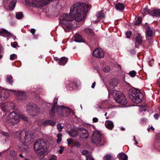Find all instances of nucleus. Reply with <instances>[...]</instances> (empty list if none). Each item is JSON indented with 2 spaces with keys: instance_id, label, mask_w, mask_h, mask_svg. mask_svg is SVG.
I'll use <instances>...</instances> for the list:
<instances>
[{
  "instance_id": "obj_1",
  "label": "nucleus",
  "mask_w": 160,
  "mask_h": 160,
  "mask_svg": "<svg viewBox=\"0 0 160 160\" xmlns=\"http://www.w3.org/2000/svg\"><path fill=\"white\" fill-rule=\"evenodd\" d=\"M92 8L90 4L78 2L70 8L69 14H61L59 17L60 23L62 27L66 32H69L72 28L73 23L77 26L83 23L86 15Z\"/></svg>"
},
{
  "instance_id": "obj_2",
  "label": "nucleus",
  "mask_w": 160,
  "mask_h": 160,
  "mask_svg": "<svg viewBox=\"0 0 160 160\" xmlns=\"http://www.w3.org/2000/svg\"><path fill=\"white\" fill-rule=\"evenodd\" d=\"M34 134L31 131L26 132L25 131H21L19 134V139L20 141L24 144V147L21 148V151L23 152H27L29 149L28 145L30 144L33 140Z\"/></svg>"
},
{
  "instance_id": "obj_3",
  "label": "nucleus",
  "mask_w": 160,
  "mask_h": 160,
  "mask_svg": "<svg viewBox=\"0 0 160 160\" xmlns=\"http://www.w3.org/2000/svg\"><path fill=\"white\" fill-rule=\"evenodd\" d=\"M128 95L132 102L136 103L141 102L143 99V94L140 91L132 87L129 89Z\"/></svg>"
},
{
  "instance_id": "obj_4",
  "label": "nucleus",
  "mask_w": 160,
  "mask_h": 160,
  "mask_svg": "<svg viewBox=\"0 0 160 160\" xmlns=\"http://www.w3.org/2000/svg\"><path fill=\"white\" fill-rule=\"evenodd\" d=\"M46 144L45 140L43 139H38L34 142V150L37 152L38 155L41 156L44 154V147Z\"/></svg>"
},
{
  "instance_id": "obj_5",
  "label": "nucleus",
  "mask_w": 160,
  "mask_h": 160,
  "mask_svg": "<svg viewBox=\"0 0 160 160\" xmlns=\"http://www.w3.org/2000/svg\"><path fill=\"white\" fill-rule=\"evenodd\" d=\"M112 93L113 94H116V95L114 97V99L116 102L124 106L127 104L128 101L126 98L121 92L113 90Z\"/></svg>"
},
{
  "instance_id": "obj_6",
  "label": "nucleus",
  "mask_w": 160,
  "mask_h": 160,
  "mask_svg": "<svg viewBox=\"0 0 160 160\" xmlns=\"http://www.w3.org/2000/svg\"><path fill=\"white\" fill-rule=\"evenodd\" d=\"M92 140V142L98 147L104 146L102 140L101 135L98 131L95 130L93 132Z\"/></svg>"
},
{
  "instance_id": "obj_7",
  "label": "nucleus",
  "mask_w": 160,
  "mask_h": 160,
  "mask_svg": "<svg viewBox=\"0 0 160 160\" xmlns=\"http://www.w3.org/2000/svg\"><path fill=\"white\" fill-rule=\"evenodd\" d=\"M52 0H25L27 3L32 4L33 7H43Z\"/></svg>"
},
{
  "instance_id": "obj_8",
  "label": "nucleus",
  "mask_w": 160,
  "mask_h": 160,
  "mask_svg": "<svg viewBox=\"0 0 160 160\" xmlns=\"http://www.w3.org/2000/svg\"><path fill=\"white\" fill-rule=\"evenodd\" d=\"M56 112L61 116L67 117L71 112V109L69 108L58 105L56 108Z\"/></svg>"
},
{
  "instance_id": "obj_9",
  "label": "nucleus",
  "mask_w": 160,
  "mask_h": 160,
  "mask_svg": "<svg viewBox=\"0 0 160 160\" xmlns=\"http://www.w3.org/2000/svg\"><path fill=\"white\" fill-rule=\"evenodd\" d=\"M2 120L4 122V124L8 126H13L19 122L18 120L10 118L7 116L3 117Z\"/></svg>"
},
{
  "instance_id": "obj_10",
  "label": "nucleus",
  "mask_w": 160,
  "mask_h": 160,
  "mask_svg": "<svg viewBox=\"0 0 160 160\" xmlns=\"http://www.w3.org/2000/svg\"><path fill=\"white\" fill-rule=\"evenodd\" d=\"M78 135L80 134V137L83 139H86L88 138L89 135L88 131L85 128H81L78 129Z\"/></svg>"
},
{
  "instance_id": "obj_11",
  "label": "nucleus",
  "mask_w": 160,
  "mask_h": 160,
  "mask_svg": "<svg viewBox=\"0 0 160 160\" xmlns=\"http://www.w3.org/2000/svg\"><path fill=\"white\" fill-rule=\"evenodd\" d=\"M92 55L97 58H102L104 56V53L101 49L97 48L93 52Z\"/></svg>"
},
{
  "instance_id": "obj_12",
  "label": "nucleus",
  "mask_w": 160,
  "mask_h": 160,
  "mask_svg": "<svg viewBox=\"0 0 160 160\" xmlns=\"http://www.w3.org/2000/svg\"><path fill=\"white\" fill-rule=\"evenodd\" d=\"M73 39L76 42H85V41L83 38L82 36L78 33H75L74 35Z\"/></svg>"
},
{
  "instance_id": "obj_13",
  "label": "nucleus",
  "mask_w": 160,
  "mask_h": 160,
  "mask_svg": "<svg viewBox=\"0 0 160 160\" xmlns=\"http://www.w3.org/2000/svg\"><path fill=\"white\" fill-rule=\"evenodd\" d=\"M10 157L13 160H20L18 158L17 152L15 150H11L9 153Z\"/></svg>"
},
{
  "instance_id": "obj_14",
  "label": "nucleus",
  "mask_w": 160,
  "mask_h": 160,
  "mask_svg": "<svg viewBox=\"0 0 160 160\" xmlns=\"http://www.w3.org/2000/svg\"><path fill=\"white\" fill-rule=\"evenodd\" d=\"M55 60L57 61H58V63L59 65H65L68 61V58L65 57H62L59 59L57 58Z\"/></svg>"
},
{
  "instance_id": "obj_15",
  "label": "nucleus",
  "mask_w": 160,
  "mask_h": 160,
  "mask_svg": "<svg viewBox=\"0 0 160 160\" xmlns=\"http://www.w3.org/2000/svg\"><path fill=\"white\" fill-rule=\"evenodd\" d=\"M19 114L17 113L16 112L13 111L10 112L8 118L19 121Z\"/></svg>"
},
{
  "instance_id": "obj_16",
  "label": "nucleus",
  "mask_w": 160,
  "mask_h": 160,
  "mask_svg": "<svg viewBox=\"0 0 160 160\" xmlns=\"http://www.w3.org/2000/svg\"><path fill=\"white\" fill-rule=\"evenodd\" d=\"M149 14L156 17H160V9H156L149 11Z\"/></svg>"
},
{
  "instance_id": "obj_17",
  "label": "nucleus",
  "mask_w": 160,
  "mask_h": 160,
  "mask_svg": "<svg viewBox=\"0 0 160 160\" xmlns=\"http://www.w3.org/2000/svg\"><path fill=\"white\" fill-rule=\"evenodd\" d=\"M153 147L156 149L160 150V137L157 135L153 145Z\"/></svg>"
},
{
  "instance_id": "obj_18",
  "label": "nucleus",
  "mask_w": 160,
  "mask_h": 160,
  "mask_svg": "<svg viewBox=\"0 0 160 160\" xmlns=\"http://www.w3.org/2000/svg\"><path fill=\"white\" fill-rule=\"evenodd\" d=\"M17 94L18 95V98L22 101H24L27 98V96L24 92L18 91Z\"/></svg>"
},
{
  "instance_id": "obj_19",
  "label": "nucleus",
  "mask_w": 160,
  "mask_h": 160,
  "mask_svg": "<svg viewBox=\"0 0 160 160\" xmlns=\"http://www.w3.org/2000/svg\"><path fill=\"white\" fill-rule=\"evenodd\" d=\"M55 124V122L50 120H47L42 122V125L45 126L51 125L54 126Z\"/></svg>"
},
{
  "instance_id": "obj_20",
  "label": "nucleus",
  "mask_w": 160,
  "mask_h": 160,
  "mask_svg": "<svg viewBox=\"0 0 160 160\" xmlns=\"http://www.w3.org/2000/svg\"><path fill=\"white\" fill-rule=\"evenodd\" d=\"M68 133L71 137H74L78 135V129L77 130L71 129L70 131H68Z\"/></svg>"
},
{
  "instance_id": "obj_21",
  "label": "nucleus",
  "mask_w": 160,
  "mask_h": 160,
  "mask_svg": "<svg viewBox=\"0 0 160 160\" xmlns=\"http://www.w3.org/2000/svg\"><path fill=\"white\" fill-rule=\"evenodd\" d=\"M105 125L106 127L109 130H112L113 128L114 125L113 122L109 120L106 121Z\"/></svg>"
},
{
  "instance_id": "obj_22",
  "label": "nucleus",
  "mask_w": 160,
  "mask_h": 160,
  "mask_svg": "<svg viewBox=\"0 0 160 160\" xmlns=\"http://www.w3.org/2000/svg\"><path fill=\"white\" fill-rule=\"evenodd\" d=\"M125 7L123 3L120 2L118 3L115 5V8L116 9L120 11H122Z\"/></svg>"
},
{
  "instance_id": "obj_23",
  "label": "nucleus",
  "mask_w": 160,
  "mask_h": 160,
  "mask_svg": "<svg viewBox=\"0 0 160 160\" xmlns=\"http://www.w3.org/2000/svg\"><path fill=\"white\" fill-rule=\"evenodd\" d=\"M119 160H127L128 156L126 154L123 152L120 153L118 156Z\"/></svg>"
},
{
  "instance_id": "obj_24",
  "label": "nucleus",
  "mask_w": 160,
  "mask_h": 160,
  "mask_svg": "<svg viewBox=\"0 0 160 160\" xmlns=\"http://www.w3.org/2000/svg\"><path fill=\"white\" fill-rule=\"evenodd\" d=\"M146 35L148 37H152V30L151 28L148 26L146 29Z\"/></svg>"
},
{
  "instance_id": "obj_25",
  "label": "nucleus",
  "mask_w": 160,
  "mask_h": 160,
  "mask_svg": "<svg viewBox=\"0 0 160 160\" xmlns=\"http://www.w3.org/2000/svg\"><path fill=\"white\" fill-rule=\"evenodd\" d=\"M116 81V80L115 79H111L109 81V83L111 89H113L117 85Z\"/></svg>"
},
{
  "instance_id": "obj_26",
  "label": "nucleus",
  "mask_w": 160,
  "mask_h": 160,
  "mask_svg": "<svg viewBox=\"0 0 160 160\" xmlns=\"http://www.w3.org/2000/svg\"><path fill=\"white\" fill-rule=\"evenodd\" d=\"M142 37L139 34H138L137 36L135 38V42L139 44H140L142 43Z\"/></svg>"
},
{
  "instance_id": "obj_27",
  "label": "nucleus",
  "mask_w": 160,
  "mask_h": 160,
  "mask_svg": "<svg viewBox=\"0 0 160 160\" xmlns=\"http://www.w3.org/2000/svg\"><path fill=\"white\" fill-rule=\"evenodd\" d=\"M84 31L85 33L88 34L91 36H92L94 35V33L92 29L88 28H86L84 29Z\"/></svg>"
},
{
  "instance_id": "obj_28",
  "label": "nucleus",
  "mask_w": 160,
  "mask_h": 160,
  "mask_svg": "<svg viewBox=\"0 0 160 160\" xmlns=\"http://www.w3.org/2000/svg\"><path fill=\"white\" fill-rule=\"evenodd\" d=\"M17 2L16 0H12L9 4V9L13 10L15 8Z\"/></svg>"
},
{
  "instance_id": "obj_29",
  "label": "nucleus",
  "mask_w": 160,
  "mask_h": 160,
  "mask_svg": "<svg viewBox=\"0 0 160 160\" xmlns=\"http://www.w3.org/2000/svg\"><path fill=\"white\" fill-rule=\"evenodd\" d=\"M0 33L2 36L6 35L8 36L11 35V33L5 29L0 30Z\"/></svg>"
},
{
  "instance_id": "obj_30",
  "label": "nucleus",
  "mask_w": 160,
  "mask_h": 160,
  "mask_svg": "<svg viewBox=\"0 0 160 160\" xmlns=\"http://www.w3.org/2000/svg\"><path fill=\"white\" fill-rule=\"evenodd\" d=\"M56 107L54 106H52L51 109L49 112V114L50 116L52 117L54 116L55 113V108Z\"/></svg>"
},
{
  "instance_id": "obj_31",
  "label": "nucleus",
  "mask_w": 160,
  "mask_h": 160,
  "mask_svg": "<svg viewBox=\"0 0 160 160\" xmlns=\"http://www.w3.org/2000/svg\"><path fill=\"white\" fill-rule=\"evenodd\" d=\"M73 84L74 86L77 89H78L81 86V84L79 80L75 79L73 81Z\"/></svg>"
},
{
  "instance_id": "obj_32",
  "label": "nucleus",
  "mask_w": 160,
  "mask_h": 160,
  "mask_svg": "<svg viewBox=\"0 0 160 160\" xmlns=\"http://www.w3.org/2000/svg\"><path fill=\"white\" fill-rule=\"evenodd\" d=\"M1 109L3 112L6 113H7L9 110L7 104L5 103L2 104L1 107Z\"/></svg>"
},
{
  "instance_id": "obj_33",
  "label": "nucleus",
  "mask_w": 160,
  "mask_h": 160,
  "mask_svg": "<svg viewBox=\"0 0 160 160\" xmlns=\"http://www.w3.org/2000/svg\"><path fill=\"white\" fill-rule=\"evenodd\" d=\"M12 77L11 75H8L6 78V81L11 85H12L13 80Z\"/></svg>"
},
{
  "instance_id": "obj_34",
  "label": "nucleus",
  "mask_w": 160,
  "mask_h": 160,
  "mask_svg": "<svg viewBox=\"0 0 160 160\" xmlns=\"http://www.w3.org/2000/svg\"><path fill=\"white\" fill-rule=\"evenodd\" d=\"M16 18L18 19H22L23 17V15L21 12H18L16 13Z\"/></svg>"
},
{
  "instance_id": "obj_35",
  "label": "nucleus",
  "mask_w": 160,
  "mask_h": 160,
  "mask_svg": "<svg viewBox=\"0 0 160 160\" xmlns=\"http://www.w3.org/2000/svg\"><path fill=\"white\" fill-rule=\"evenodd\" d=\"M142 18L139 16L138 17L134 23V25L136 26L140 24L142 22Z\"/></svg>"
},
{
  "instance_id": "obj_36",
  "label": "nucleus",
  "mask_w": 160,
  "mask_h": 160,
  "mask_svg": "<svg viewBox=\"0 0 160 160\" xmlns=\"http://www.w3.org/2000/svg\"><path fill=\"white\" fill-rule=\"evenodd\" d=\"M21 119L24 121L28 122V118L25 116L24 115L21 114H19V120Z\"/></svg>"
},
{
  "instance_id": "obj_37",
  "label": "nucleus",
  "mask_w": 160,
  "mask_h": 160,
  "mask_svg": "<svg viewBox=\"0 0 160 160\" xmlns=\"http://www.w3.org/2000/svg\"><path fill=\"white\" fill-rule=\"evenodd\" d=\"M96 16L98 18L102 19L104 17V13L102 12L101 11L97 14Z\"/></svg>"
},
{
  "instance_id": "obj_38",
  "label": "nucleus",
  "mask_w": 160,
  "mask_h": 160,
  "mask_svg": "<svg viewBox=\"0 0 160 160\" xmlns=\"http://www.w3.org/2000/svg\"><path fill=\"white\" fill-rule=\"evenodd\" d=\"M67 141L68 142V145L73 146L74 140L72 138H69L67 139Z\"/></svg>"
},
{
  "instance_id": "obj_39",
  "label": "nucleus",
  "mask_w": 160,
  "mask_h": 160,
  "mask_svg": "<svg viewBox=\"0 0 160 160\" xmlns=\"http://www.w3.org/2000/svg\"><path fill=\"white\" fill-rule=\"evenodd\" d=\"M131 77H134L136 75L137 72L135 71H130L128 73Z\"/></svg>"
},
{
  "instance_id": "obj_40",
  "label": "nucleus",
  "mask_w": 160,
  "mask_h": 160,
  "mask_svg": "<svg viewBox=\"0 0 160 160\" xmlns=\"http://www.w3.org/2000/svg\"><path fill=\"white\" fill-rule=\"evenodd\" d=\"M62 136V134L61 133H59L57 134V137H58V139L57 140V142L58 143H59L62 140L61 137Z\"/></svg>"
},
{
  "instance_id": "obj_41",
  "label": "nucleus",
  "mask_w": 160,
  "mask_h": 160,
  "mask_svg": "<svg viewBox=\"0 0 160 160\" xmlns=\"http://www.w3.org/2000/svg\"><path fill=\"white\" fill-rule=\"evenodd\" d=\"M80 145L81 144L79 142L76 140H74L72 146L79 147Z\"/></svg>"
},
{
  "instance_id": "obj_42",
  "label": "nucleus",
  "mask_w": 160,
  "mask_h": 160,
  "mask_svg": "<svg viewBox=\"0 0 160 160\" xmlns=\"http://www.w3.org/2000/svg\"><path fill=\"white\" fill-rule=\"evenodd\" d=\"M58 98H55L53 100V103H52L53 104L52 106H54V107H55L57 108V103H58Z\"/></svg>"
},
{
  "instance_id": "obj_43",
  "label": "nucleus",
  "mask_w": 160,
  "mask_h": 160,
  "mask_svg": "<svg viewBox=\"0 0 160 160\" xmlns=\"http://www.w3.org/2000/svg\"><path fill=\"white\" fill-rule=\"evenodd\" d=\"M111 157L112 156L110 154L107 155L103 157V159L104 160H111Z\"/></svg>"
},
{
  "instance_id": "obj_44",
  "label": "nucleus",
  "mask_w": 160,
  "mask_h": 160,
  "mask_svg": "<svg viewBox=\"0 0 160 160\" xmlns=\"http://www.w3.org/2000/svg\"><path fill=\"white\" fill-rule=\"evenodd\" d=\"M110 68L108 66L105 67L103 69V71L105 72H108L110 70Z\"/></svg>"
},
{
  "instance_id": "obj_45",
  "label": "nucleus",
  "mask_w": 160,
  "mask_h": 160,
  "mask_svg": "<svg viewBox=\"0 0 160 160\" xmlns=\"http://www.w3.org/2000/svg\"><path fill=\"white\" fill-rule=\"evenodd\" d=\"M34 108L30 104V105H28L27 106V109L28 110L33 111Z\"/></svg>"
},
{
  "instance_id": "obj_46",
  "label": "nucleus",
  "mask_w": 160,
  "mask_h": 160,
  "mask_svg": "<svg viewBox=\"0 0 160 160\" xmlns=\"http://www.w3.org/2000/svg\"><path fill=\"white\" fill-rule=\"evenodd\" d=\"M59 148H60V149H59V150L58 151V152L60 154H61L63 152V151L64 149V147H62V146H60L59 147Z\"/></svg>"
},
{
  "instance_id": "obj_47",
  "label": "nucleus",
  "mask_w": 160,
  "mask_h": 160,
  "mask_svg": "<svg viewBox=\"0 0 160 160\" xmlns=\"http://www.w3.org/2000/svg\"><path fill=\"white\" fill-rule=\"evenodd\" d=\"M57 128L59 131H61L63 128L62 127L60 123H58L57 125Z\"/></svg>"
},
{
  "instance_id": "obj_48",
  "label": "nucleus",
  "mask_w": 160,
  "mask_h": 160,
  "mask_svg": "<svg viewBox=\"0 0 160 160\" xmlns=\"http://www.w3.org/2000/svg\"><path fill=\"white\" fill-rule=\"evenodd\" d=\"M132 34V32L131 31H128L125 34L126 35V37L127 38H129L130 36Z\"/></svg>"
},
{
  "instance_id": "obj_49",
  "label": "nucleus",
  "mask_w": 160,
  "mask_h": 160,
  "mask_svg": "<svg viewBox=\"0 0 160 160\" xmlns=\"http://www.w3.org/2000/svg\"><path fill=\"white\" fill-rule=\"evenodd\" d=\"M74 84L72 82H70L68 84V86L70 88V90H72L73 89V86H74Z\"/></svg>"
},
{
  "instance_id": "obj_50",
  "label": "nucleus",
  "mask_w": 160,
  "mask_h": 160,
  "mask_svg": "<svg viewBox=\"0 0 160 160\" xmlns=\"http://www.w3.org/2000/svg\"><path fill=\"white\" fill-rule=\"evenodd\" d=\"M17 55L15 54L11 55H10V59L11 60H13L15 59V57H17Z\"/></svg>"
},
{
  "instance_id": "obj_51",
  "label": "nucleus",
  "mask_w": 160,
  "mask_h": 160,
  "mask_svg": "<svg viewBox=\"0 0 160 160\" xmlns=\"http://www.w3.org/2000/svg\"><path fill=\"white\" fill-rule=\"evenodd\" d=\"M18 45V43L16 42H14L13 43H11V46L14 48H16L17 47V46Z\"/></svg>"
},
{
  "instance_id": "obj_52",
  "label": "nucleus",
  "mask_w": 160,
  "mask_h": 160,
  "mask_svg": "<svg viewBox=\"0 0 160 160\" xmlns=\"http://www.w3.org/2000/svg\"><path fill=\"white\" fill-rule=\"evenodd\" d=\"M129 52L132 55H135L136 53V51L133 49L130 50Z\"/></svg>"
},
{
  "instance_id": "obj_53",
  "label": "nucleus",
  "mask_w": 160,
  "mask_h": 160,
  "mask_svg": "<svg viewBox=\"0 0 160 160\" xmlns=\"http://www.w3.org/2000/svg\"><path fill=\"white\" fill-rule=\"evenodd\" d=\"M88 153V151L86 150H84L82 151V153L83 155H86Z\"/></svg>"
},
{
  "instance_id": "obj_54",
  "label": "nucleus",
  "mask_w": 160,
  "mask_h": 160,
  "mask_svg": "<svg viewBox=\"0 0 160 160\" xmlns=\"http://www.w3.org/2000/svg\"><path fill=\"white\" fill-rule=\"evenodd\" d=\"M49 160H57V157L54 156L50 158Z\"/></svg>"
},
{
  "instance_id": "obj_55",
  "label": "nucleus",
  "mask_w": 160,
  "mask_h": 160,
  "mask_svg": "<svg viewBox=\"0 0 160 160\" xmlns=\"http://www.w3.org/2000/svg\"><path fill=\"white\" fill-rule=\"evenodd\" d=\"M35 31L36 30L32 28L31 29L30 32L33 35H34Z\"/></svg>"
},
{
  "instance_id": "obj_56",
  "label": "nucleus",
  "mask_w": 160,
  "mask_h": 160,
  "mask_svg": "<svg viewBox=\"0 0 160 160\" xmlns=\"http://www.w3.org/2000/svg\"><path fill=\"white\" fill-rule=\"evenodd\" d=\"M92 121L94 122H97L98 121V119L97 118H94L92 119Z\"/></svg>"
},
{
  "instance_id": "obj_57",
  "label": "nucleus",
  "mask_w": 160,
  "mask_h": 160,
  "mask_svg": "<svg viewBox=\"0 0 160 160\" xmlns=\"http://www.w3.org/2000/svg\"><path fill=\"white\" fill-rule=\"evenodd\" d=\"M154 118L156 119H158L159 117V116L158 114L156 113L154 115Z\"/></svg>"
},
{
  "instance_id": "obj_58",
  "label": "nucleus",
  "mask_w": 160,
  "mask_h": 160,
  "mask_svg": "<svg viewBox=\"0 0 160 160\" xmlns=\"http://www.w3.org/2000/svg\"><path fill=\"white\" fill-rule=\"evenodd\" d=\"M144 10L145 12H148V13L149 14V11H151V10L148 9L147 8H144Z\"/></svg>"
},
{
  "instance_id": "obj_59",
  "label": "nucleus",
  "mask_w": 160,
  "mask_h": 160,
  "mask_svg": "<svg viewBox=\"0 0 160 160\" xmlns=\"http://www.w3.org/2000/svg\"><path fill=\"white\" fill-rule=\"evenodd\" d=\"M19 157L22 158V160H24V159L25 158V157L23 156L22 153H20L19 155Z\"/></svg>"
},
{
  "instance_id": "obj_60",
  "label": "nucleus",
  "mask_w": 160,
  "mask_h": 160,
  "mask_svg": "<svg viewBox=\"0 0 160 160\" xmlns=\"http://www.w3.org/2000/svg\"><path fill=\"white\" fill-rule=\"evenodd\" d=\"M96 84V83L95 82H93L91 86L92 88H94L95 87Z\"/></svg>"
},
{
  "instance_id": "obj_61",
  "label": "nucleus",
  "mask_w": 160,
  "mask_h": 160,
  "mask_svg": "<svg viewBox=\"0 0 160 160\" xmlns=\"http://www.w3.org/2000/svg\"><path fill=\"white\" fill-rule=\"evenodd\" d=\"M87 160H94L92 158H90V157L88 156L87 157Z\"/></svg>"
},
{
  "instance_id": "obj_62",
  "label": "nucleus",
  "mask_w": 160,
  "mask_h": 160,
  "mask_svg": "<svg viewBox=\"0 0 160 160\" xmlns=\"http://www.w3.org/2000/svg\"><path fill=\"white\" fill-rule=\"evenodd\" d=\"M140 45V44H135V47L136 48H139V47Z\"/></svg>"
},
{
  "instance_id": "obj_63",
  "label": "nucleus",
  "mask_w": 160,
  "mask_h": 160,
  "mask_svg": "<svg viewBox=\"0 0 160 160\" xmlns=\"http://www.w3.org/2000/svg\"><path fill=\"white\" fill-rule=\"evenodd\" d=\"M150 129H151L153 131H154L155 129L152 126H151L150 127Z\"/></svg>"
},
{
  "instance_id": "obj_64",
  "label": "nucleus",
  "mask_w": 160,
  "mask_h": 160,
  "mask_svg": "<svg viewBox=\"0 0 160 160\" xmlns=\"http://www.w3.org/2000/svg\"><path fill=\"white\" fill-rule=\"evenodd\" d=\"M135 144L137 145L138 144V142L136 140H135Z\"/></svg>"
}]
</instances>
